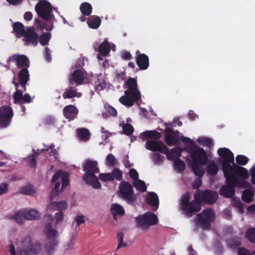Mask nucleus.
<instances>
[{"label":"nucleus","mask_w":255,"mask_h":255,"mask_svg":"<svg viewBox=\"0 0 255 255\" xmlns=\"http://www.w3.org/2000/svg\"><path fill=\"white\" fill-rule=\"evenodd\" d=\"M218 153L222 158V169L226 182V185L222 186L220 190V195L226 198H232L235 195L236 187L242 188L251 187L246 180L249 177L248 170L234 164L233 152L229 149L224 147L219 148Z\"/></svg>","instance_id":"1"},{"label":"nucleus","mask_w":255,"mask_h":255,"mask_svg":"<svg viewBox=\"0 0 255 255\" xmlns=\"http://www.w3.org/2000/svg\"><path fill=\"white\" fill-rule=\"evenodd\" d=\"M190 198L189 192H186L180 199L181 208L189 217L192 216L193 213L201 210V204L203 202L214 203L217 199L218 194L208 190L204 191L197 190L194 195V200L190 201Z\"/></svg>","instance_id":"2"},{"label":"nucleus","mask_w":255,"mask_h":255,"mask_svg":"<svg viewBox=\"0 0 255 255\" xmlns=\"http://www.w3.org/2000/svg\"><path fill=\"white\" fill-rule=\"evenodd\" d=\"M188 151L190 153L191 159L190 167L192 171L198 177H202L205 171L201 165H205L208 162V157L207 152L203 148L198 146L197 145L189 148Z\"/></svg>","instance_id":"3"},{"label":"nucleus","mask_w":255,"mask_h":255,"mask_svg":"<svg viewBox=\"0 0 255 255\" xmlns=\"http://www.w3.org/2000/svg\"><path fill=\"white\" fill-rule=\"evenodd\" d=\"M136 78L129 77L125 83L123 88L125 95L119 99V101L123 105L131 107L134 102L138 101L141 98V94L137 87Z\"/></svg>","instance_id":"4"},{"label":"nucleus","mask_w":255,"mask_h":255,"mask_svg":"<svg viewBox=\"0 0 255 255\" xmlns=\"http://www.w3.org/2000/svg\"><path fill=\"white\" fill-rule=\"evenodd\" d=\"M43 232L47 238L45 248L47 252L50 254L54 251L58 245V233L56 229L53 228L51 223L49 222L46 223Z\"/></svg>","instance_id":"5"},{"label":"nucleus","mask_w":255,"mask_h":255,"mask_svg":"<svg viewBox=\"0 0 255 255\" xmlns=\"http://www.w3.org/2000/svg\"><path fill=\"white\" fill-rule=\"evenodd\" d=\"M119 195L128 204L133 205L135 202V196L133 187L128 181H122L119 186Z\"/></svg>","instance_id":"6"},{"label":"nucleus","mask_w":255,"mask_h":255,"mask_svg":"<svg viewBox=\"0 0 255 255\" xmlns=\"http://www.w3.org/2000/svg\"><path fill=\"white\" fill-rule=\"evenodd\" d=\"M35 10L38 17L43 20H50L54 16L51 4L46 0L38 1L35 5Z\"/></svg>","instance_id":"7"},{"label":"nucleus","mask_w":255,"mask_h":255,"mask_svg":"<svg viewBox=\"0 0 255 255\" xmlns=\"http://www.w3.org/2000/svg\"><path fill=\"white\" fill-rule=\"evenodd\" d=\"M214 219V213L210 209L202 211L197 215L196 223L203 230L209 229L211 226L210 222Z\"/></svg>","instance_id":"8"},{"label":"nucleus","mask_w":255,"mask_h":255,"mask_svg":"<svg viewBox=\"0 0 255 255\" xmlns=\"http://www.w3.org/2000/svg\"><path fill=\"white\" fill-rule=\"evenodd\" d=\"M22 251L24 255H35L41 250L39 243H32L30 236H26L21 244Z\"/></svg>","instance_id":"9"},{"label":"nucleus","mask_w":255,"mask_h":255,"mask_svg":"<svg viewBox=\"0 0 255 255\" xmlns=\"http://www.w3.org/2000/svg\"><path fill=\"white\" fill-rule=\"evenodd\" d=\"M13 115V110L10 106H2L0 109V126L2 128L7 127Z\"/></svg>","instance_id":"10"},{"label":"nucleus","mask_w":255,"mask_h":255,"mask_svg":"<svg viewBox=\"0 0 255 255\" xmlns=\"http://www.w3.org/2000/svg\"><path fill=\"white\" fill-rule=\"evenodd\" d=\"M27 45L32 44L35 46L38 43V34L35 31V28L33 26H28L26 28V32L23 36Z\"/></svg>","instance_id":"11"},{"label":"nucleus","mask_w":255,"mask_h":255,"mask_svg":"<svg viewBox=\"0 0 255 255\" xmlns=\"http://www.w3.org/2000/svg\"><path fill=\"white\" fill-rule=\"evenodd\" d=\"M97 165L98 162L96 161L90 159L85 161L83 166V170L85 171V173L83 175V178L86 180L89 176L99 173L100 169Z\"/></svg>","instance_id":"12"},{"label":"nucleus","mask_w":255,"mask_h":255,"mask_svg":"<svg viewBox=\"0 0 255 255\" xmlns=\"http://www.w3.org/2000/svg\"><path fill=\"white\" fill-rule=\"evenodd\" d=\"M145 147L149 150L162 153L167 151V146L163 142L154 139L147 140L145 143Z\"/></svg>","instance_id":"13"},{"label":"nucleus","mask_w":255,"mask_h":255,"mask_svg":"<svg viewBox=\"0 0 255 255\" xmlns=\"http://www.w3.org/2000/svg\"><path fill=\"white\" fill-rule=\"evenodd\" d=\"M165 142L168 146L177 144L179 142V131H174L171 128H166L164 130Z\"/></svg>","instance_id":"14"},{"label":"nucleus","mask_w":255,"mask_h":255,"mask_svg":"<svg viewBox=\"0 0 255 255\" xmlns=\"http://www.w3.org/2000/svg\"><path fill=\"white\" fill-rule=\"evenodd\" d=\"M9 60L15 63L16 66L19 69L24 68V67L28 68L30 66V61L25 55L14 54L10 58Z\"/></svg>","instance_id":"15"},{"label":"nucleus","mask_w":255,"mask_h":255,"mask_svg":"<svg viewBox=\"0 0 255 255\" xmlns=\"http://www.w3.org/2000/svg\"><path fill=\"white\" fill-rule=\"evenodd\" d=\"M136 63L140 70H144L149 67V58L144 53L140 54L139 51H136Z\"/></svg>","instance_id":"16"},{"label":"nucleus","mask_w":255,"mask_h":255,"mask_svg":"<svg viewBox=\"0 0 255 255\" xmlns=\"http://www.w3.org/2000/svg\"><path fill=\"white\" fill-rule=\"evenodd\" d=\"M23 91L20 90H16L14 93L13 98L15 103H30L31 102V98L29 94H25L23 96Z\"/></svg>","instance_id":"17"},{"label":"nucleus","mask_w":255,"mask_h":255,"mask_svg":"<svg viewBox=\"0 0 255 255\" xmlns=\"http://www.w3.org/2000/svg\"><path fill=\"white\" fill-rule=\"evenodd\" d=\"M18 78L20 85L26 91V84L30 79V75L28 68L21 69L18 73Z\"/></svg>","instance_id":"18"},{"label":"nucleus","mask_w":255,"mask_h":255,"mask_svg":"<svg viewBox=\"0 0 255 255\" xmlns=\"http://www.w3.org/2000/svg\"><path fill=\"white\" fill-rule=\"evenodd\" d=\"M84 80V75L81 70H76L72 73L69 78V84L72 87L74 82L77 85H81Z\"/></svg>","instance_id":"19"},{"label":"nucleus","mask_w":255,"mask_h":255,"mask_svg":"<svg viewBox=\"0 0 255 255\" xmlns=\"http://www.w3.org/2000/svg\"><path fill=\"white\" fill-rule=\"evenodd\" d=\"M63 113L64 117L67 119L69 121H72L76 118L79 113V110L74 106L69 105L64 108Z\"/></svg>","instance_id":"20"},{"label":"nucleus","mask_w":255,"mask_h":255,"mask_svg":"<svg viewBox=\"0 0 255 255\" xmlns=\"http://www.w3.org/2000/svg\"><path fill=\"white\" fill-rule=\"evenodd\" d=\"M161 133L155 130H147L141 132L139 135V137L142 140L146 139L158 140L161 137Z\"/></svg>","instance_id":"21"},{"label":"nucleus","mask_w":255,"mask_h":255,"mask_svg":"<svg viewBox=\"0 0 255 255\" xmlns=\"http://www.w3.org/2000/svg\"><path fill=\"white\" fill-rule=\"evenodd\" d=\"M182 149L179 147H175L169 151L167 147V151L163 153L166 155L167 158L171 161H174L176 158H179L181 155Z\"/></svg>","instance_id":"22"},{"label":"nucleus","mask_w":255,"mask_h":255,"mask_svg":"<svg viewBox=\"0 0 255 255\" xmlns=\"http://www.w3.org/2000/svg\"><path fill=\"white\" fill-rule=\"evenodd\" d=\"M146 202L149 206L155 208L154 211L157 210L159 204L157 194L154 192H149L146 198Z\"/></svg>","instance_id":"23"},{"label":"nucleus","mask_w":255,"mask_h":255,"mask_svg":"<svg viewBox=\"0 0 255 255\" xmlns=\"http://www.w3.org/2000/svg\"><path fill=\"white\" fill-rule=\"evenodd\" d=\"M13 31L16 37H23L26 32L24 25L20 22H15L12 24Z\"/></svg>","instance_id":"24"},{"label":"nucleus","mask_w":255,"mask_h":255,"mask_svg":"<svg viewBox=\"0 0 255 255\" xmlns=\"http://www.w3.org/2000/svg\"><path fill=\"white\" fill-rule=\"evenodd\" d=\"M67 203L65 201L52 202L47 206V209L50 210L62 211L66 209Z\"/></svg>","instance_id":"25"},{"label":"nucleus","mask_w":255,"mask_h":255,"mask_svg":"<svg viewBox=\"0 0 255 255\" xmlns=\"http://www.w3.org/2000/svg\"><path fill=\"white\" fill-rule=\"evenodd\" d=\"M87 24L88 26L92 29H97L101 24V19L100 17L97 15H92L87 19Z\"/></svg>","instance_id":"26"},{"label":"nucleus","mask_w":255,"mask_h":255,"mask_svg":"<svg viewBox=\"0 0 255 255\" xmlns=\"http://www.w3.org/2000/svg\"><path fill=\"white\" fill-rule=\"evenodd\" d=\"M83 180L88 184L90 185L95 189L101 188V184L98 180V177L95 175H91L86 180L83 178Z\"/></svg>","instance_id":"27"},{"label":"nucleus","mask_w":255,"mask_h":255,"mask_svg":"<svg viewBox=\"0 0 255 255\" xmlns=\"http://www.w3.org/2000/svg\"><path fill=\"white\" fill-rule=\"evenodd\" d=\"M77 134L78 138L82 141H88L90 137L89 130L84 128H78L77 129Z\"/></svg>","instance_id":"28"},{"label":"nucleus","mask_w":255,"mask_h":255,"mask_svg":"<svg viewBox=\"0 0 255 255\" xmlns=\"http://www.w3.org/2000/svg\"><path fill=\"white\" fill-rule=\"evenodd\" d=\"M80 10L83 15L90 16L92 12L93 7L90 3L84 2L81 4Z\"/></svg>","instance_id":"29"},{"label":"nucleus","mask_w":255,"mask_h":255,"mask_svg":"<svg viewBox=\"0 0 255 255\" xmlns=\"http://www.w3.org/2000/svg\"><path fill=\"white\" fill-rule=\"evenodd\" d=\"M255 193L253 190L246 189L243 191L242 195V200L246 203H251L253 201Z\"/></svg>","instance_id":"30"},{"label":"nucleus","mask_w":255,"mask_h":255,"mask_svg":"<svg viewBox=\"0 0 255 255\" xmlns=\"http://www.w3.org/2000/svg\"><path fill=\"white\" fill-rule=\"evenodd\" d=\"M111 47L109 42L105 40L99 47L98 51L103 56H107L110 51Z\"/></svg>","instance_id":"31"},{"label":"nucleus","mask_w":255,"mask_h":255,"mask_svg":"<svg viewBox=\"0 0 255 255\" xmlns=\"http://www.w3.org/2000/svg\"><path fill=\"white\" fill-rule=\"evenodd\" d=\"M111 211L114 218L117 215H123L125 213L124 208L117 203L112 205Z\"/></svg>","instance_id":"32"},{"label":"nucleus","mask_w":255,"mask_h":255,"mask_svg":"<svg viewBox=\"0 0 255 255\" xmlns=\"http://www.w3.org/2000/svg\"><path fill=\"white\" fill-rule=\"evenodd\" d=\"M136 221L137 227H140L142 229H147L150 226L144 215H140L136 218Z\"/></svg>","instance_id":"33"},{"label":"nucleus","mask_w":255,"mask_h":255,"mask_svg":"<svg viewBox=\"0 0 255 255\" xmlns=\"http://www.w3.org/2000/svg\"><path fill=\"white\" fill-rule=\"evenodd\" d=\"M241 244V239L238 237L230 239L227 242V247L232 249L237 248Z\"/></svg>","instance_id":"34"},{"label":"nucleus","mask_w":255,"mask_h":255,"mask_svg":"<svg viewBox=\"0 0 255 255\" xmlns=\"http://www.w3.org/2000/svg\"><path fill=\"white\" fill-rule=\"evenodd\" d=\"M40 215V213L34 209L24 211V216L26 220H32L37 219L39 218Z\"/></svg>","instance_id":"35"},{"label":"nucleus","mask_w":255,"mask_h":255,"mask_svg":"<svg viewBox=\"0 0 255 255\" xmlns=\"http://www.w3.org/2000/svg\"><path fill=\"white\" fill-rule=\"evenodd\" d=\"M144 215L149 226L155 225L158 223L157 217L154 213L150 212H146Z\"/></svg>","instance_id":"36"},{"label":"nucleus","mask_w":255,"mask_h":255,"mask_svg":"<svg viewBox=\"0 0 255 255\" xmlns=\"http://www.w3.org/2000/svg\"><path fill=\"white\" fill-rule=\"evenodd\" d=\"M51 38V34L49 32H43L40 36L38 35V42L42 46L46 45L48 44Z\"/></svg>","instance_id":"37"},{"label":"nucleus","mask_w":255,"mask_h":255,"mask_svg":"<svg viewBox=\"0 0 255 255\" xmlns=\"http://www.w3.org/2000/svg\"><path fill=\"white\" fill-rule=\"evenodd\" d=\"M132 184L136 190L141 192H145L147 188L145 182L139 179L133 181Z\"/></svg>","instance_id":"38"},{"label":"nucleus","mask_w":255,"mask_h":255,"mask_svg":"<svg viewBox=\"0 0 255 255\" xmlns=\"http://www.w3.org/2000/svg\"><path fill=\"white\" fill-rule=\"evenodd\" d=\"M206 171L209 175H215L218 171V167L214 161H212L207 165Z\"/></svg>","instance_id":"39"},{"label":"nucleus","mask_w":255,"mask_h":255,"mask_svg":"<svg viewBox=\"0 0 255 255\" xmlns=\"http://www.w3.org/2000/svg\"><path fill=\"white\" fill-rule=\"evenodd\" d=\"M197 141L203 146H206L209 148L212 147L214 145L213 140L209 137H200L198 138Z\"/></svg>","instance_id":"40"},{"label":"nucleus","mask_w":255,"mask_h":255,"mask_svg":"<svg viewBox=\"0 0 255 255\" xmlns=\"http://www.w3.org/2000/svg\"><path fill=\"white\" fill-rule=\"evenodd\" d=\"M174 161V164L175 169L179 172H182L185 168L184 162L180 158H176Z\"/></svg>","instance_id":"41"},{"label":"nucleus","mask_w":255,"mask_h":255,"mask_svg":"<svg viewBox=\"0 0 255 255\" xmlns=\"http://www.w3.org/2000/svg\"><path fill=\"white\" fill-rule=\"evenodd\" d=\"M245 237L251 242L255 243V228L249 229L245 233Z\"/></svg>","instance_id":"42"},{"label":"nucleus","mask_w":255,"mask_h":255,"mask_svg":"<svg viewBox=\"0 0 255 255\" xmlns=\"http://www.w3.org/2000/svg\"><path fill=\"white\" fill-rule=\"evenodd\" d=\"M14 220L18 224H22L24 220H26L24 216V211H19L10 218Z\"/></svg>","instance_id":"43"},{"label":"nucleus","mask_w":255,"mask_h":255,"mask_svg":"<svg viewBox=\"0 0 255 255\" xmlns=\"http://www.w3.org/2000/svg\"><path fill=\"white\" fill-rule=\"evenodd\" d=\"M236 161L237 164H235L241 166L240 165H246L249 161V158L244 155H238L236 156Z\"/></svg>","instance_id":"44"},{"label":"nucleus","mask_w":255,"mask_h":255,"mask_svg":"<svg viewBox=\"0 0 255 255\" xmlns=\"http://www.w3.org/2000/svg\"><path fill=\"white\" fill-rule=\"evenodd\" d=\"M112 177L113 178V181L115 179L118 181H122L123 179V172L118 168L114 169L111 173Z\"/></svg>","instance_id":"45"},{"label":"nucleus","mask_w":255,"mask_h":255,"mask_svg":"<svg viewBox=\"0 0 255 255\" xmlns=\"http://www.w3.org/2000/svg\"><path fill=\"white\" fill-rule=\"evenodd\" d=\"M122 128L123 133L127 135H130L134 131L133 126L130 124H124L122 126Z\"/></svg>","instance_id":"46"},{"label":"nucleus","mask_w":255,"mask_h":255,"mask_svg":"<svg viewBox=\"0 0 255 255\" xmlns=\"http://www.w3.org/2000/svg\"><path fill=\"white\" fill-rule=\"evenodd\" d=\"M22 194L28 195H34L35 193L34 188L32 186H26L22 187L21 189Z\"/></svg>","instance_id":"47"},{"label":"nucleus","mask_w":255,"mask_h":255,"mask_svg":"<svg viewBox=\"0 0 255 255\" xmlns=\"http://www.w3.org/2000/svg\"><path fill=\"white\" fill-rule=\"evenodd\" d=\"M60 187V182H57L55 184V186L53 190H52L50 194V199L52 201L54 198L57 196L59 193V189Z\"/></svg>","instance_id":"48"},{"label":"nucleus","mask_w":255,"mask_h":255,"mask_svg":"<svg viewBox=\"0 0 255 255\" xmlns=\"http://www.w3.org/2000/svg\"><path fill=\"white\" fill-rule=\"evenodd\" d=\"M76 90L72 89H69L66 90V91L63 94V97L65 99H71L76 97Z\"/></svg>","instance_id":"49"},{"label":"nucleus","mask_w":255,"mask_h":255,"mask_svg":"<svg viewBox=\"0 0 255 255\" xmlns=\"http://www.w3.org/2000/svg\"><path fill=\"white\" fill-rule=\"evenodd\" d=\"M106 164L107 165L110 166V167H113L115 165H116L117 163V160L114 156V155L112 154H109L106 157Z\"/></svg>","instance_id":"50"},{"label":"nucleus","mask_w":255,"mask_h":255,"mask_svg":"<svg viewBox=\"0 0 255 255\" xmlns=\"http://www.w3.org/2000/svg\"><path fill=\"white\" fill-rule=\"evenodd\" d=\"M54 145L53 143L51 144L48 147H47V148H44L41 149L40 151H49V149L51 150V151L49 153L50 156H53L55 158H57L58 155V152L57 151L56 149L54 148Z\"/></svg>","instance_id":"51"},{"label":"nucleus","mask_w":255,"mask_h":255,"mask_svg":"<svg viewBox=\"0 0 255 255\" xmlns=\"http://www.w3.org/2000/svg\"><path fill=\"white\" fill-rule=\"evenodd\" d=\"M124 234L123 233L120 232L118 234L117 239L119 241V244L117 247V249H119L122 247H127V244L124 243Z\"/></svg>","instance_id":"52"},{"label":"nucleus","mask_w":255,"mask_h":255,"mask_svg":"<svg viewBox=\"0 0 255 255\" xmlns=\"http://www.w3.org/2000/svg\"><path fill=\"white\" fill-rule=\"evenodd\" d=\"M238 255H255V251H253L251 253L249 250L244 247H240L238 250Z\"/></svg>","instance_id":"53"},{"label":"nucleus","mask_w":255,"mask_h":255,"mask_svg":"<svg viewBox=\"0 0 255 255\" xmlns=\"http://www.w3.org/2000/svg\"><path fill=\"white\" fill-rule=\"evenodd\" d=\"M111 174L110 173H101L99 175V179L104 182H107L108 181H113V178L112 177Z\"/></svg>","instance_id":"54"},{"label":"nucleus","mask_w":255,"mask_h":255,"mask_svg":"<svg viewBox=\"0 0 255 255\" xmlns=\"http://www.w3.org/2000/svg\"><path fill=\"white\" fill-rule=\"evenodd\" d=\"M107 86V83L104 80H98V84L96 85V90L100 91L105 89Z\"/></svg>","instance_id":"55"},{"label":"nucleus","mask_w":255,"mask_h":255,"mask_svg":"<svg viewBox=\"0 0 255 255\" xmlns=\"http://www.w3.org/2000/svg\"><path fill=\"white\" fill-rule=\"evenodd\" d=\"M234 206L237 208L239 212L243 213L244 212V205L240 200L235 201L234 202Z\"/></svg>","instance_id":"56"},{"label":"nucleus","mask_w":255,"mask_h":255,"mask_svg":"<svg viewBox=\"0 0 255 255\" xmlns=\"http://www.w3.org/2000/svg\"><path fill=\"white\" fill-rule=\"evenodd\" d=\"M27 159L28 161L29 165L31 167L34 168L36 166L37 163L34 154L29 155L27 157Z\"/></svg>","instance_id":"57"},{"label":"nucleus","mask_w":255,"mask_h":255,"mask_svg":"<svg viewBox=\"0 0 255 255\" xmlns=\"http://www.w3.org/2000/svg\"><path fill=\"white\" fill-rule=\"evenodd\" d=\"M8 184L6 183H2L0 184V195L6 194L8 191Z\"/></svg>","instance_id":"58"},{"label":"nucleus","mask_w":255,"mask_h":255,"mask_svg":"<svg viewBox=\"0 0 255 255\" xmlns=\"http://www.w3.org/2000/svg\"><path fill=\"white\" fill-rule=\"evenodd\" d=\"M129 175L133 181L138 179V173L137 171L134 168H131L129 170Z\"/></svg>","instance_id":"59"},{"label":"nucleus","mask_w":255,"mask_h":255,"mask_svg":"<svg viewBox=\"0 0 255 255\" xmlns=\"http://www.w3.org/2000/svg\"><path fill=\"white\" fill-rule=\"evenodd\" d=\"M181 140L183 142L187 144H188L189 146H191V147H194L195 145H196L194 141L189 137L185 136H182Z\"/></svg>","instance_id":"60"},{"label":"nucleus","mask_w":255,"mask_h":255,"mask_svg":"<svg viewBox=\"0 0 255 255\" xmlns=\"http://www.w3.org/2000/svg\"><path fill=\"white\" fill-rule=\"evenodd\" d=\"M74 222L76 223V225L79 226L82 224H83L85 223L84 220V217L83 215H78L75 218L74 221L73 222V224L74 223Z\"/></svg>","instance_id":"61"},{"label":"nucleus","mask_w":255,"mask_h":255,"mask_svg":"<svg viewBox=\"0 0 255 255\" xmlns=\"http://www.w3.org/2000/svg\"><path fill=\"white\" fill-rule=\"evenodd\" d=\"M62 180V187L64 188L66 187L69 184V177L67 174H64L61 177Z\"/></svg>","instance_id":"62"},{"label":"nucleus","mask_w":255,"mask_h":255,"mask_svg":"<svg viewBox=\"0 0 255 255\" xmlns=\"http://www.w3.org/2000/svg\"><path fill=\"white\" fill-rule=\"evenodd\" d=\"M106 109L108 113L111 116L116 117L117 115V111L114 107L111 106H107L106 107Z\"/></svg>","instance_id":"63"},{"label":"nucleus","mask_w":255,"mask_h":255,"mask_svg":"<svg viewBox=\"0 0 255 255\" xmlns=\"http://www.w3.org/2000/svg\"><path fill=\"white\" fill-rule=\"evenodd\" d=\"M250 174L252 177L251 183L255 184V165L253 166L250 169Z\"/></svg>","instance_id":"64"}]
</instances>
